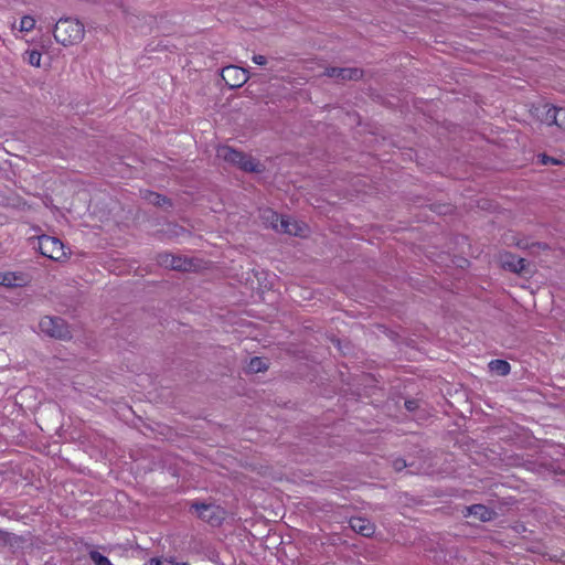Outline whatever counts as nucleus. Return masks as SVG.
Wrapping results in <instances>:
<instances>
[{
	"label": "nucleus",
	"instance_id": "f257e3e1",
	"mask_svg": "<svg viewBox=\"0 0 565 565\" xmlns=\"http://www.w3.org/2000/svg\"><path fill=\"white\" fill-rule=\"evenodd\" d=\"M260 217L266 226L271 227L276 232L295 236H306L308 233V226L303 222H298L287 216H279L271 209L263 210Z\"/></svg>",
	"mask_w": 565,
	"mask_h": 565
},
{
	"label": "nucleus",
	"instance_id": "f03ea898",
	"mask_svg": "<svg viewBox=\"0 0 565 565\" xmlns=\"http://www.w3.org/2000/svg\"><path fill=\"white\" fill-rule=\"evenodd\" d=\"M84 35V24L77 19L62 18L55 24L54 39L64 46L79 43Z\"/></svg>",
	"mask_w": 565,
	"mask_h": 565
},
{
	"label": "nucleus",
	"instance_id": "7ed1b4c3",
	"mask_svg": "<svg viewBox=\"0 0 565 565\" xmlns=\"http://www.w3.org/2000/svg\"><path fill=\"white\" fill-rule=\"evenodd\" d=\"M216 156L228 163L237 166L246 172H262L264 170V167L259 161L246 153L233 149L230 146L218 147Z\"/></svg>",
	"mask_w": 565,
	"mask_h": 565
},
{
	"label": "nucleus",
	"instance_id": "20e7f679",
	"mask_svg": "<svg viewBox=\"0 0 565 565\" xmlns=\"http://www.w3.org/2000/svg\"><path fill=\"white\" fill-rule=\"evenodd\" d=\"M39 329L42 333L60 340L70 339L72 337L68 326L58 317H43L39 322Z\"/></svg>",
	"mask_w": 565,
	"mask_h": 565
},
{
	"label": "nucleus",
	"instance_id": "39448f33",
	"mask_svg": "<svg viewBox=\"0 0 565 565\" xmlns=\"http://www.w3.org/2000/svg\"><path fill=\"white\" fill-rule=\"evenodd\" d=\"M40 253L53 260L61 262L66 258V253L63 243L53 236L42 235L39 236Z\"/></svg>",
	"mask_w": 565,
	"mask_h": 565
},
{
	"label": "nucleus",
	"instance_id": "423d86ee",
	"mask_svg": "<svg viewBox=\"0 0 565 565\" xmlns=\"http://www.w3.org/2000/svg\"><path fill=\"white\" fill-rule=\"evenodd\" d=\"M191 509H194L198 513V516L213 526H218L224 520L225 512L224 510L215 504H206L200 502H192Z\"/></svg>",
	"mask_w": 565,
	"mask_h": 565
},
{
	"label": "nucleus",
	"instance_id": "0eeeda50",
	"mask_svg": "<svg viewBox=\"0 0 565 565\" xmlns=\"http://www.w3.org/2000/svg\"><path fill=\"white\" fill-rule=\"evenodd\" d=\"M157 262L161 267L179 271H188L192 268V263L190 259L170 253L159 254Z\"/></svg>",
	"mask_w": 565,
	"mask_h": 565
},
{
	"label": "nucleus",
	"instance_id": "6e6552de",
	"mask_svg": "<svg viewBox=\"0 0 565 565\" xmlns=\"http://www.w3.org/2000/svg\"><path fill=\"white\" fill-rule=\"evenodd\" d=\"M221 76L231 88L241 87L248 81L247 71L235 65L224 67Z\"/></svg>",
	"mask_w": 565,
	"mask_h": 565
},
{
	"label": "nucleus",
	"instance_id": "1a4fd4ad",
	"mask_svg": "<svg viewBox=\"0 0 565 565\" xmlns=\"http://www.w3.org/2000/svg\"><path fill=\"white\" fill-rule=\"evenodd\" d=\"M31 282V276L24 271H0V286L21 288Z\"/></svg>",
	"mask_w": 565,
	"mask_h": 565
},
{
	"label": "nucleus",
	"instance_id": "9d476101",
	"mask_svg": "<svg viewBox=\"0 0 565 565\" xmlns=\"http://www.w3.org/2000/svg\"><path fill=\"white\" fill-rule=\"evenodd\" d=\"M324 75L331 78L347 81L361 78L363 72L355 67H329L324 71Z\"/></svg>",
	"mask_w": 565,
	"mask_h": 565
},
{
	"label": "nucleus",
	"instance_id": "9b49d317",
	"mask_svg": "<svg viewBox=\"0 0 565 565\" xmlns=\"http://www.w3.org/2000/svg\"><path fill=\"white\" fill-rule=\"evenodd\" d=\"M350 527L363 535V536H371L374 533V525L371 521H369L365 518L355 516L350 519Z\"/></svg>",
	"mask_w": 565,
	"mask_h": 565
},
{
	"label": "nucleus",
	"instance_id": "f8f14e48",
	"mask_svg": "<svg viewBox=\"0 0 565 565\" xmlns=\"http://www.w3.org/2000/svg\"><path fill=\"white\" fill-rule=\"evenodd\" d=\"M466 511H467V513L465 514L466 516L472 515L483 522L490 521L494 515V512L483 504H473V505L467 507Z\"/></svg>",
	"mask_w": 565,
	"mask_h": 565
},
{
	"label": "nucleus",
	"instance_id": "ddd939ff",
	"mask_svg": "<svg viewBox=\"0 0 565 565\" xmlns=\"http://www.w3.org/2000/svg\"><path fill=\"white\" fill-rule=\"evenodd\" d=\"M526 260L522 257L505 255L502 259V266L514 273H523L525 270Z\"/></svg>",
	"mask_w": 565,
	"mask_h": 565
},
{
	"label": "nucleus",
	"instance_id": "4468645a",
	"mask_svg": "<svg viewBox=\"0 0 565 565\" xmlns=\"http://www.w3.org/2000/svg\"><path fill=\"white\" fill-rule=\"evenodd\" d=\"M489 369L492 373L500 376L508 375L511 371L510 364L504 360H492L489 363Z\"/></svg>",
	"mask_w": 565,
	"mask_h": 565
},
{
	"label": "nucleus",
	"instance_id": "2eb2a0df",
	"mask_svg": "<svg viewBox=\"0 0 565 565\" xmlns=\"http://www.w3.org/2000/svg\"><path fill=\"white\" fill-rule=\"evenodd\" d=\"M267 369L266 362L262 358H253L247 366L248 372L258 373Z\"/></svg>",
	"mask_w": 565,
	"mask_h": 565
},
{
	"label": "nucleus",
	"instance_id": "dca6fc26",
	"mask_svg": "<svg viewBox=\"0 0 565 565\" xmlns=\"http://www.w3.org/2000/svg\"><path fill=\"white\" fill-rule=\"evenodd\" d=\"M35 26V19L31 15H24L21 18L20 28L21 32H30Z\"/></svg>",
	"mask_w": 565,
	"mask_h": 565
},
{
	"label": "nucleus",
	"instance_id": "f3484780",
	"mask_svg": "<svg viewBox=\"0 0 565 565\" xmlns=\"http://www.w3.org/2000/svg\"><path fill=\"white\" fill-rule=\"evenodd\" d=\"M41 58H42V55L39 51H29L26 52V62L32 65V66H35V67H39L41 65Z\"/></svg>",
	"mask_w": 565,
	"mask_h": 565
},
{
	"label": "nucleus",
	"instance_id": "a211bd4d",
	"mask_svg": "<svg viewBox=\"0 0 565 565\" xmlns=\"http://www.w3.org/2000/svg\"><path fill=\"white\" fill-rule=\"evenodd\" d=\"M146 200H148L150 203L154 205H163L167 202V199L158 193L154 192H148L145 196Z\"/></svg>",
	"mask_w": 565,
	"mask_h": 565
},
{
	"label": "nucleus",
	"instance_id": "6ab92c4d",
	"mask_svg": "<svg viewBox=\"0 0 565 565\" xmlns=\"http://www.w3.org/2000/svg\"><path fill=\"white\" fill-rule=\"evenodd\" d=\"M555 111H557V107L552 106L547 108L544 117V121L547 125H556L557 115L555 114Z\"/></svg>",
	"mask_w": 565,
	"mask_h": 565
},
{
	"label": "nucleus",
	"instance_id": "aec40b11",
	"mask_svg": "<svg viewBox=\"0 0 565 565\" xmlns=\"http://www.w3.org/2000/svg\"><path fill=\"white\" fill-rule=\"evenodd\" d=\"M555 114L557 115L556 126L565 129V108H557V111H555Z\"/></svg>",
	"mask_w": 565,
	"mask_h": 565
},
{
	"label": "nucleus",
	"instance_id": "412c9836",
	"mask_svg": "<svg viewBox=\"0 0 565 565\" xmlns=\"http://www.w3.org/2000/svg\"><path fill=\"white\" fill-rule=\"evenodd\" d=\"M407 467V463L404 459L402 458H397L393 461V468L396 470V471H402L404 468Z\"/></svg>",
	"mask_w": 565,
	"mask_h": 565
},
{
	"label": "nucleus",
	"instance_id": "4be33fe9",
	"mask_svg": "<svg viewBox=\"0 0 565 565\" xmlns=\"http://www.w3.org/2000/svg\"><path fill=\"white\" fill-rule=\"evenodd\" d=\"M253 62L257 65H265L267 63V58L264 55H254Z\"/></svg>",
	"mask_w": 565,
	"mask_h": 565
},
{
	"label": "nucleus",
	"instance_id": "5701e85b",
	"mask_svg": "<svg viewBox=\"0 0 565 565\" xmlns=\"http://www.w3.org/2000/svg\"><path fill=\"white\" fill-rule=\"evenodd\" d=\"M149 565H168V559L161 561L158 558H151Z\"/></svg>",
	"mask_w": 565,
	"mask_h": 565
},
{
	"label": "nucleus",
	"instance_id": "b1692460",
	"mask_svg": "<svg viewBox=\"0 0 565 565\" xmlns=\"http://www.w3.org/2000/svg\"><path fill=\"white\" fill-rule=\"evenodd\" d=\"M405 406L408 411H414L416 408V402L415 401H406Z\"/></svg>",
	"mask_w": 565,
	"mask_h": 565
},
{
	"label": "nucleus",
	"instance_id": "393cba45",
	"mask_svg": "<svg viewBox=\"0 0 565 565\" xmlns=\"http://www.w3.org/2000/svg\"><path fill=\"white\" fill-rule=\"evenodd\" d=\"M548 162L556 163V161H555V160H553V159H551L550 157H547V156H545V154H544V156H542V163H543V164H546V163H548Z\"/></svg>",
	"mask_w": 565,
	"mask_h": 565
},
{
	"label": "nucleus",
	"instance_id": "a878e982",
	"mask_svg": "<svg viewBox=\"0 0 565 565\" xmlns=\"http://www.w3.org/2000/svg\"><path fill=\"white\" fill-rule=\"evenodd\" d=\"M168 565H190L189 563H185V562H175L173 559H168Z\"/></svg>",
	"mask_w": 565,
	"mask_h": 565
}]
</instances>
